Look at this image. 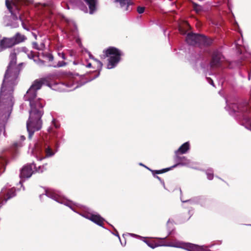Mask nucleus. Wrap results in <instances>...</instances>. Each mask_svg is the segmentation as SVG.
<instances>
[{"instance_id": "f257e3e1", "label": "nucleus", "mask_w": 251, "mask_h": 251, "mask_svg": "<svg viewBox=\"0 0 251 251\" xmlns=\"http://www.w3.org/2000/svg\"><path fill=\"white\" fill-rule=\"evenodd\" d=\"M46 197L50 198L59 203L68 206L74 212L104 228L103 222L104 221V219L100 215L86 207L84 208V211L78 212L74 208L75 205L76 206L77 205L72 201L64 197L60 191L51 189H45V193L40 195L39 198L41 201H43Z\"/></svg>"}, {"instance_id": "f03ea898", "label": "nucleus", "mask_w": 251, "mask_h": 251, "mask_svg": "<svg viewBox=\"0 0 251 251\" xmlns=\"http://www.w3.org/2000/svg\"><path fill=\"white\" fill-rule=\"evenodd\" d=\"M25 100L29 101L30 110L29 117L26 122V129L28 133V138L31 139L36 131L39 130L42 125L41 118L43 115L42 108L44 107V100L41 99L30 98V96L24 97Z\"/></svg>"}, {"instance_id": "7ed1b4c3", "label": "nucleus", "mask_w": 251, "mask_h": 251, "mask_svg": "<svg viewBox=\"0 0 251 251\" xmlns=\"http://www.w3.org/2000/svg\"><path fill=\"white\" fill-rule=\"evenodd\" d=\"M50 138L47 135L40 137L34 145V151L38 160L41 161L44 159L53 156L57 150L53 151L50 144Z\"/></svg>"}, {"instance_id": "20e7f679", "label": "nucleus", "mask_w": 251, "mask_h": 251, "mask_svg": "<svg viewBox=\"0 0 251 251\" xmlns=\"http://www.w3.org/2000/svg\"><path fill=\"white\" fill-rule=\"evenodd\" d=\"M213 39L203 34L189 32L187 34L186 42L191 46L208 47L211 46Z\"/></svg>"}, {"instance_id": "39448f33", "label": "nucleus", "mask_w": 251, "mask_h": 251, "mask_svg": "<svg viewBox=\"0 0 251 251\" xmlns=\"http://www.w3.org/2000/svg\"><path fill=\"white\" fill-rule=\"evenodd\" d=\"M103 52L105 57H108L107 68L111 69L117 66L121 60V56H122V52L118 49L114 47H109Z\"/></svg>"}, {"instance_id": "423d86ee", "label": "nucleus", "mask_w": 251, "mask_h": 251, "mask_svg": "<svg viewBox=\"0 0 251 251\" xmlns=\"http://www.w3.org/2000/svg\"><path fill=\"white\" fill-rule=\"evenodd\" d=\"M5 5L8 9L10 15H5L3 17V24L6 26H10L12 28H16L19 26V17L14 13L9 0H5Z\"/></svg>"}, {"instance_id": "0eeeda50", "label": "nucleus", "mask_w": 251, "mask_h": 251, "mask_svg": "<svg viewBox=\"0 0 251 251\" xmlns=\"http://www.w3.org/2000/svg\"><path fill=\"white\" fill-rule=\"evenodd\" d=\"M163 246L184 249L188 251H208L209 248L205 246H199L190 243H169Z\"/></svg>"}, {"instance_id": "6e6552de", "label": "nucleus", "mask_w": 251, "mask_h": 251, "mask_svg": "<svg viewBox=\"0 0 251 251\" xmlns=\"http://www.w3.org/2000/svg\"><path fill=\"white\" fill-rule=\"evenodd\" d=\"M210 56L209 64L211 68H217L222 66L225 57L220 50L218 49L214 50Z\"/></svg>"}, {"instance_id": "1a4fd4ad", "label": "nucleus", "mask_w": 251, "mask_h": 251, "mask_svg": "<svg viewBox=\"0 0 251 251\" xmlns=\"http://www.w3.org/2000/svg\"><path fill=\"white\" fill-rule=\"evenodd\" d=\"M36 165L33 163L29 164H27L24 166L20 170V177L21 178L19 183L21 186L23 187V190H25V187L23 185V181L26 178L30 177L34 173L33 169H35Z\"/></svg>"}, {"instance_id": "9d476101", "label": "nucleus", "mask_w": 251, "mask_h": 251, "mask_svg": "<svg viewBox=\"0 0 251 251\" xmlns=\"http://www.w3.org/2000/svg\"><path fill=\"white\" fill-rule=\"evenodd\" d=\"M47 82L46 78H41L34 81L32 84L26 92L25 96H30V98H35L37 96V91L40 89L43 84Z\"/></svg>"}, {"instance_id": "9b49d317", "label": "nucleus", "mask_w": 251, "mask_h": 251, "mask_svg": "<svg viewBox=\"0 0 251 251\" xmlns=\"http://www.w3.org/2000/svg\"><path fill=\"white\" fill-rule=\"evenodd\" d=\"M87 52H88V53L90 58L93 59L97 63V70L93 72L92 73H93V74H94V75L88 76L86 78V79L87 80L86 81L82 82L80 85H84V84H86V83H87L88 82H90L92 80L97 78L100 75V71H101L102 67V63L100 60L95 58L93 56V55L90 52H89L88 51H87Z\"/></svg>"}, {"instance_id": "f8f14e48", "label": "nucleus", "mask_w": 251, "mask_h": 251, "mask_svg": "<svg viewBox=\"0 0 251 251\" xmlns=\"http://www.w3.org/2000/svg\"><path fill=\"white\" fill-rule=\"evenodd\" d=\"M62 20H64L66 23V29L64 31L65 34L68 33H74L75 32V30H76V25L74 22V21L69 19L65 17L64 16H63Z\"/></svg>"}, {"instance_id": "ddd939ff", "label": "nucleus", "mask_w": 251, "mask_h": 251, "mask_svg": "<svg viewBox=\"0 0 251 251\" xmlns=\"http://www.w3.org/2000/svg\"><path fill=\"white\" fill-rule=\"evenodd\" d=\"M15 46L12 37H3L0 40V52H1L6 49L11 48Z\"/></svg>"}, {"instance_id": "4468645a", "label": "nucleus", "mask_w": 251, "mask_h": 251, "mask_svg": "<svg viewBox=\"0 0 251 251\" xmlns=\"http://www.w3.org/2000/svg\"><path fill=\"white\" fill-rule=\"evenodd\" d=\"M115 2H119L121 8L125 11H131L133 2L132 0H115Z\"/></svg>"}, {"instance_id": "2eb2a0df", "label": "nucleus", "mask_w": 251, "mask_h": 251, "mask_svg": "<svg viewBox=\"0 0 251 251\" xmlns=\"http://www.w3.org/2000/svg\"><path fill=\"white\" fill-rule=\"evenodd\" d=\"M190 159L184 156H179V155H175V160L176 163L172 166V168H176L178 166H186L188 164Z\"/></svg>"}, {"instance_id": "dca6fc26", "label": "nucleus", "mask_w": 251, "mask_h": 251, "mask_svg": "<svg viewBox=\"0 0 251 251\" xmlns=\"http://www.w3.org/2000/svg\"><path fill=\"white\" fill-rule=\"evenodd\" d=\"M89 7V13L90 14H94L97 10L98 0H83Z\"/></svg>"}, {"instance_id": "f3484780", "label": "nucleus", "mask_w": 251, "mask_h": 251, "mask_svg": "<svg viewBox=\"0 0 251 251\" xmlns=\"http://www.w3.org/2000/svg\"><path fill=\"white\" fill-rule=\"evenodd\" d=\"M70 2L73 6L79 8L80 10L84 11L85 13L88 12V8L86 5L83 3L81 0H69Z\"/></svg>"}, {"instance_id": "a211bd4d", "label": "nucleus", "mask_w": 251, "mask_h": 251, "mask_svg": "<svg viewBox=\"0 0 251 251\" xmlns=\"http://www.w3.org/2000/svg\"><path fill=\"white\" fill-rule=\"evenodd\" d=\"M190 149V143L189 142H186L183 143L177 150L175 151V155L186 153Z\"/></svg>"}, {"instance_id": "6ab92c4d", "label": "nucleus", "mask_w": 251, "mask_h": 251, "mask_svg": "<svg viewBox=\"0 0 251 251\" xmlns=\"http://www.w3.org/2000/svg\"><path fill=\"white\" fill-rule=\"evenodd\" d=\"M131 236H138L141 239H142V240L149 247H150L151 248V249H154L156 247H157L158 246H160V245L156 243L155 242H154V241H151V240H148L145 237H143L142 236H139V235H137L136 234H130ZM167 244H163L162 245H160V246H164L163 245H166Z\"/></svg>"}, {"instance_id": "aec40b11", "label": "nucleus", "mask_w": 251, "mask_h": 251, "mask_svg": "<svg viewBox=\"0 0 251 251\" xmlns=\"http://www.w3.org/2000/svg\"><path fill=\"white\" fill-rule=\"evenodd\" d=\"M12 38L15 45L24 42L27 39L24 35H22L19 32H17Z\"/></svg>"}, {"instance_id": "412c9836", "label": "nucleus", "mask_w": 251, "mask_h": 251, "mask_svg": "<svg viewBox=\"0 0 251 251\" xmlns=\"http://www.w3.org/2000/svg\"><path fill=\"white\" fill-rule=\"evenodd\" d=\"M21 146L22 144L21 142H15L11 146V147L8 150V152L11 155H14L17 153L18 148Z\"/></svg>"}, {"instance_id": "4be33fe9", "label": "nucleus", "mask_w": 251, "mask_h": 251, "mask_svg": "<svg viewBox=\"0 0 251 251\" xmlns=\"http://www.w3.org/2000/svg\"><path fill=\"white\" fill-rule=\"evenodd\" d=\"M6 163V158L4 156H0V176L4 172Z\"/></svg>"}, {"instance_id": "5701e85b", "label": "nucleus", "mask_w": 251, "mask_h": 251, "mask_svg": "<svg viewBox=\"0 0 251 251\" xmlns=\"http://www.w3.org/2000/svg\"><path fill=\"white\" fill-rule=\"evenodd\" d=\"M173 168H172V166L169 168H166L165 169H163L159 170H152L150 169L149 168H147V169L150 170L151 172L152 175H157V174H161L164 173H166L171 170H172Z\"/></svg>"}, {"instance_id": "b1692460", "label": "nucleus", "mask_w": 251, "mask_h": 251, "mask_svg": "<svg viewBox=\"0 0 251 251\" xmlns=\"http://www.w3.org/2000/svg\"><path fill=\"white\" fill-rule=\"evenodd\" d=\"M55 146L58 148L59 146L60 140H63V135L62 133H55Z\"/></svg>"}, {"instance_id": "393cba45", "label": "nucleus", "mask_w": 251, "mask_h": 251, "mask_svg": "<svg viewBox=\"0 0 251 251\" xmlns=\"http://www.w3.org/2000/svg\"><path fill=\"white\" fill-rule=\"evenodd\" d=\"M192 7L197 13H199L203 10V7L201 5L194 2H192Z\"/></svg>"}, {"instance_id": "a878e982", "label": "nucleus", "mask_w": 251, "mask_h": 251, "mask_svg": "<svg viewBox=\"0 0 251 251\" xmlns=\"http://www.w3.org/2000/svg\"><path fill=\"white\" fill-rule=\"evenodd\" d=\"M213 169L212 168H209L207 169L205 171V173L207 176V178L209 180H212L213 178L214 177V174H213Z\"/></svg>"}, {"instance_id": "bb28decb", "label": "nucleus", "mask_w": 251, "mask_h": 251, "mask_svg": "<svg viewBox=\"0 0 251 251\" xmlns=\"http://www.w3.org/2000/svg\"><path fill=\"white\" fill-rule=\"evenodd\" d=\"M198 198H201L198 200V204H200L202 206L205 205L206 202V198L203 196H199Z\"/></svg>"}, {"instance_id": "cd10ccee", "label": "nucleus", "mask_w": 251, "mask_h": 251, "mask_svg": "<svg viewBox=\"0 0 251 251\" xmlns=\"http://www.w3.org/2000/svg\"><path fill=\"white\" fill-rule=\"evenodd\" d=\"M14 51L18 54L21 52H24L26 54L28 52V50L25 47H18L14 49Z\"/></svg>"}, {"instance_id": "c85d7f7f", "label": "nucleus", "mask_w": 251, "mask_h": 251, "mask_svg": "<svg viewBox=\"0 0 251 251\" xmlns=\"http://www.w3.org/2000/svg\"><path fill=\"white\" fill-rule=\"evenodd\" d=\"M47 164H45L42 166H39L38 168L36 167L35 168V172L37 173H42L47 170Z\"/></svg>"}, {"instance_id": "c756f323", "label": "nucleus", "mask_w": 251, "mask_h": 251, "mask_svg": "<svg viewBox=\"0 0 251 251\" xmlns=\"http://www.w3.org/2000/svg\"><path fill=\"white\" fill-rule=\"evenodd\" d=\"M65 84L67 87L71 88L70 91L72 90H75L79 86V85L77 83H71L70 82H67L65 83Z\"/></svg>"}, {"instance_id": "7c9ffc66", "label": "nucleus", "mask_w": 251, "mask_h": 251, "mask_svg": "<svg viewBox=\"0 0 251 251\" xmlns=\"http://www.w3.org/2000/svg\"><path fill=\"white\" fill-rule=\"evenodd\" d=\"M188 164L186 165L187 167L191 168L196 170L198 169V168L196 166V165L197 164L196 162H193L191 161V160H189L188 162Z\"/></svg>"}, {"instance_id": "2f4dec72", "label": "nucleus", "mask_w": 251, "mask_h": 251, "mask_svg": "<svg viewBox=\"0 0 251 251\" xmlns=\"http://www.w3.org/2000/svg\"><path fill=\"white\" fill-rule=\"evenodd\" d=\"M43 57L47 58L49 61H52L53 60V56L50 53H43Z\"/></svg>"}, {"instance_id": "473e14b6", "label": "nucleus", "mask_w": 251, "mask_h": 251, "mask_svg": "<svg viewBox=\"0 0 251 251\" xmlns=\"http://www.w3.org/2000/svg\"><path fill=\"white\" fill-rule=\"evenodd\" d=\"M33 61L40 66H43L45 65V61L41 60L40 59H34Z\"/></svg>"}, {"instance_id": "72a5a7b5", "label": "nucleus", "mask_w": 251, "mask_h": 251, "mask_svg": "<svg viewBox=\"0 0 251 251\" xmlns=\"http://www.w3.org/2000/svg\"><path fill=\"white\" fill-rule=\"evenodd\" d=\"M19 20L21 22L22 27L24 29L27 31H29L30 30V28L26 25V24L23 22V21L20 17H19Z\"/></svg>"}, {"instance_id": "f704fd0d", "label": "nucleus", "mask_w": 251, "mask_h": 251, "mask_svg": "<svg viewBox=\"0 0 251 251\" xmlns=\"http://www.w3.org/2000/svg\"><path fill=\"white\" fill-rule=\"evenodd\" d=\"M67 65V63L64 61H58L56 65L53 66L54 68H59L66 66Z\"/></svg>"}, {"instance_id": "c9c22d12", "label": "nucleus", "mask_w": 251, "mask_h": 251, "mask_svg": "<svg viewBox=\"0 0 251 251\" xmlns=\"http://www.w3.org/2000/svg\"><path fill=\"white\" fill-rule=\"evenodd\" d=\"M153 176L157 178L160 182V183H161V184L162 185V186H163L164 188L165 189H167L166 188V186H165V182L163 180H162L160 177H159V176L156 175H152Z\"/></svg>"}, {"instance_id": "e433bc0d", "label": "nucleus", "mask_w": 251, "mask_h": 251, "mask_svg": "<svg viewBox=\"0 0 251 251\" xmlns=\"http://www.w3.org/2000/svg\"><path fill=\"white\" fill-rule=\"evenodd\" d=\"M51 126H53L55 128H58L60 126L59 124H58L54 119H53L52 120Z\"/></svg>"}, {"instance_id": "4c0bfd02", "label": "nucleus", "mask_w": 251, "mask_h": 251, "mask_svg": "<svg viewBox=\"0 0 251 251\" xmlns=\"http://www.w3.org/2000/svg\"><path fill=\"white\" fill-rule=\"evenodd\" d=\"M27 57L29 59L34 60V58L35 57V55L34 54V52L33 51H30L29 53H27Z\"/></svg>"}, {"instance_id": "58836bf2", "label": "nucleus", "mask_w": 251, "mask_h": 251, "mask_svg": "<svg viewBox=\"0 0 251 251\" xmlns=\"http://www.w3.org/2000/svg\"><path fill=\"white\" fill-rule=\"evenodd\" d=\"M137 12L139 14H142L144 13L145 11V7H141V6H138L137 7Z\"/></svg>"}, {"instance_id": "ea45409f", "label": "nucleus", "mask_w": 251, "mask_h": 251, "mask_svg": "<svg viewBox=\"0 0 251 251\" xmlns=\"http://www.w3.org/2000/svg\"><path fill=\"white\" fill-rule=\"evenodd\" d=\"M200 199L198 198V196L194 197L191 198V201H193V204H198V200H200Z\"/></svg>"}, {"instance_id": "a19ab883", "label": "nucleus", "mask_w": 251, "mask_h": 251, "mask_svg": "<svg viewBox=\"0 0 251 251\" xmlns=\"http://www.w3.org/2000/svg\"><path fill=\"white\" fill-rule=\"evenodd\" d=\"M49 7L50 8H53L54 5L53 4L52 2H50L49 3H44V7Z\"/></svg>"}, {"instance_id": "79ce46f5", "label": "nucleus", "mask_w": 251, "mask_h": 251, "mask_svg": "<svg viewBox=\"0 0 251 251\" xmlns=\"http://www.w3.org/2000/svg\"><path fill=\"white\" fill-rule=\"evenodd\" d=\"M206 78L207 79V82L210 84H211V85H212L214 87L215 86L214 82H213V80L210 77H206Z\"/></svg>"}, {"instance_id": "37998d69", "label": "nucleus", "mask_w": 251, "mask_h": 251, "mask_svg": "<svg viewBox=\"0 0 251 251\" xmlns=\"http://www.w3.org/2000/svg\"><path fill=\"white\" fill-rule=\"evenodd\" d=\"M32 47L33 49H36L37 50H40L37 42L32 43Z\"/></svg>"}, {"instance_id": "c03bdc74", "label": "nucleus", "mask_w": 251, "mask_h": 251, "mask_svg": "<svg viewBox=\"0 0 251 251\" xmlns=\"http://www.w3.org/2000/svg\"><path fill=\"white\" fill-rule=\"evenodd\" d=\"M181 201L182 202L184 203V202H187V203H189V204H193V201H191V199H189V200H183L181 198Z\"/></svg>"}, {"instance_id": "a18cd8bd", "label": "nucleus", "mask_w": 251, "mask_h": 251, "mask_svg": "<svg viewBox=\"0 0 251 251\" xmlns=\"http://www.w3.org/2000/svg\"><path fill=\"white\" fill-rule=\"evenodd\" d=\"M111 226L114 228V231L116 232V233L111 232L113 234L115 235V236H117L119 240H120V237L119 235V233L117 231V230L114 228V227L111 225Z\"/></svg>"}, {"instance_id": "49530a36", "label": "nucleus", "mask_w": 251, "mask_h": 251, "mask_svg": "<svg viewBox=\"0 0 251 251\" xmlns=\"http://www.w3.org/2000/svg\"><path fill=\"white\" fill-rule=\"evenodd\" d=\"M58 54L63 59H66V56H65V54L63 52H59L58 53Z\"/></svg>"}, {"instance_id": "de8ad7c7", "label": "nucleus", "mask_w": 251, "mask_h": 251, "mask_svg": "<svg viewBox=\"0 0 251 251\" xmlns=\"http://www.w3.org/2000/svg\"><path fill=\"white\" fill-rule=\"evenodd\" d=\"M193 213H194V212H193V211L192 210H189V211H188V214H189V218L187 219V220H188L190 218V217L193 215Z\"/></svg>"}, {"instance_id": "09e8293b", "label": "nucleus", "mask_w": 251, "mask_h": 251, "mask_svg": "<svg viewBox=\"0 0 251 251\" xmlns=\"http://www.w3.org/2000/svg\"><path fill=\"white\" fill-rule=\"evenodd\" d=\"M21 140L22 141H24L25 139V137L24 135H21L20 137Z\"/></svg>"}, {"instance_id": "8fccbe9b", "label": "nucleus", "mask_w": 251, "mask_h": 251, "mask_svg": "<svg viewBox=\"0 0 251 251\" xmlns=\"http://www.w3.org/2000/svg\"><path fill=\"white\" fill-rule=\"evenodd\" d=\"M120 242H121V245L123 246H125L126 244V241H125L124 243V242H122L121 240V239L120 240Z\"/></svg>"}, {"instance_id": "3c124183", "label": "nucleus", "mask_w": 251, "mask_h": 251, "mask_svg": "<svg viewBox=\"0 0 251 251\" xmlns=\"http://www.w3.org/2000/svg\"><path fill=\"white\" fill-rule=\"evenodd\" d=\"M32 35L34 36V37L35 38V39H37V35L36 34V33H34V32H32Z\"/></svg>"}, {"instance_id": "603ef678", "label": "nucleus", "mask_w": 251, "mask_h": 251, "mask_svg": "<svg viewBox=\"0 0 251 251\" xmlns=\"http://www.w3.org/2000/svg\"><path fill=\"white\" fill-rule=\"evenodd\" d=\"M86 67H88V68H91L92 67L91 63H88L87 65H86Z\"/></svg>"}, {"instance_id": "864d4df0", "label": "nucleus", "mask_w": 251, "mask_h": 251, "mask_svg": "<svg viewBox=\"0 0 251 251\" xmlns=\"http://www.w3.org/2000/svg\"><path fill=\"white\" fill-rule=\"evenodd\" d=\"M139 165L142 166H144V167H146L147 169V168H148L147 167H146V166H145V165H144L143 164H142V163H139Z\"/></svg>"}, {"instance_id": "5fc2aeb1", "label": "nucleus", "mask_w": 251, "mask_h": 251, "mask_svg": "<svg viewBox=\"0 0 251 251\" xmlns=\"http://www.w3.org/2000/svg\"><path fill=\"white\" fill-rule=\"evenodd\" d=\"M170 222H171L170 219H169V220H168V222H167V226H168V225H169V223H170Z\"/></svg>"}, {"instance_id": "6e6d98bb", "label": "nucleus", "mask_w": 251, "mask_h": 251, "mask_svg": "<svg viewBox=\"0 0 251 251\" xmlns=\"http://www.w3.org/2000/svg\"><path fill=\"white\" fill-rule=\"evenodd\" d=\"M167 238V236L164 237V238H160L161 240H165L166 238Z\"/></svg>"}, {"instance_id": "4d7b16f0", "label": "nucleus", "mask_w": 251, "mask_h": 251, "mask_svg": "<svg viewBox=\"0 0 251 251\" xmlns=\"http://www.w3.org/2000/svg\"><path fill=\"white\" fill-rule=\"evenodd\" d=\"M201 67L202 68H204V67L203 66V65H202V64H201Z\"/></svg>"}, {"instance_id": "13d9d810", "label": "nucleus", "mask_w": 251, "mask_h": 251, "mask_svg": "<svg viewBox=\"0 0 251 251\" xmlns=\"http://www.w3.org/2000/svg\"><path fill=\"white\" fill-rule=\"evenodd\" d=\"M66 6H67V8L68 9H70V8H69V6H68V5H67Z\"/></svg>"}, {"instance_id": "bf43d9fd", "label": "nucleus", "mask_w": 251, "mask_h": 251, "mask_svg": "<svg viewBox=\"0 0 251 251\" xmlns=\"http://www.w3.org/2000/svg\"><path fill=\"white\" fill-rule=\"evenodd\" d=\"M248 226H251V224L247 225Z\"/></svg>"}, {"instance_id": "052dcab7", "label": "nucleus", "mask_w": 251, "mask_h": 251, "mask_svg": "<svg viewBox=\"0 0 251 251\" xmlns=\"http://www.w3.org/2000/svg\"><path fill=\"white\" fill-rule=\"evenodd\" d=\"M236 25H237V26H238L237 23L236 22Z\"/></svg>"}]
</instances>
